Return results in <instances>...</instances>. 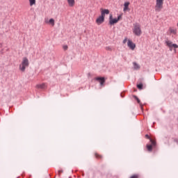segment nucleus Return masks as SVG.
Wrapping results in <instances>:
<instances>
[{"label": "nucleus", "mask_w": 178, "mask_h": 178, "mask_svg": "<svg viewBox=\"0 0 178 178\" xmlns=\"http://www.w3.org/2000/svg\"><path fill=\"white\" fill-rule=\"evenodd\" d=\"M29 65L30 63H29V59H27L26 57L23 58L22 62L19 65V70H21V72H25L26 67H29Z\"/></svg>", "instance_id": "f257e3e1"}, {"label": "nucleus", "mask_w": 178, "mask_h": 178, "mask_svg": "<svg viewBox=\"0 0 178 178\" xmlns=\"http://www.w3.org/2000/svg\"><path fill=\"white\" fill-rule=\"evenodd\" d=\"M155 12H161L163 9V0H156Z\"/></svg>", "instance_id": "f03ea898"}, {"label": "nucleus", "mask_w": 178, "mask_h": 178, "mask_svg": "<svg viewBox=\"0 0 178 178\" xmlns=\"http://www.w3.org/2000/svg\"><path fill=\"white\" fill-rule=\"evenodd\" d=\"M120 19H122V15H119L118 17V18L113 19V16H112V15H110L109 24H111V26H113V24H116V23H118V22H119V20H120Z\"/></svg>", "instance_id": "7ed1b4c3"}, {"label": "nucleus", "mask_w": 178, "mask_h": 178, "mask_svg": "<svg viewBox=\"0 0 178 178\" xmlns=\"http://www.w3.org/2000/svg\"><path fill=\"white\" fill-rule=\"evenodd\" d=\"M133 33L135 34V35H141V26H140V24H134Z\"/></svg>", "instance_id": "20e7f679"}, {"label": "nucleus", "mask_w": 178, "mask_h": 178, "mask_svg": "<svg viewBox=\"0 0 178 178\" xmlns=\"http://www.w3.org/2000/svg\"><path fill=\"white\" fill-rule=\"evenodd\" d=\"M105 22V17L101 15L96 19V23L99 26L100 24H102Z\"/></svg>", "instance_id": "39448f33"}, {"label": "nucleus", "mask_w": 178, "mask_h": 178, "mask_svg": "<svg viewBox=\"0 0 178 178\" xmlns=\"http://www.w3.org/2000/svg\"><path fill=\"white\" fill-rule=\"evenodd\" d=\"M95 80L100 83V86H104L105 83V78L104 77H96Z\"/></svg>", "instance_id": "423d86ee"}, {"label": "nucleus", "mask_w": 178, "mask_h": 178, "mask_svg": "<svg viewBox=\"0 0 178 178\" xmlns=\"http://www.w3.org/2000/svg\"><path fill=\"white\" fill-rule=\"evenodd\" d=\"M168 32L170 33V34L176 35L177 33V30H176V29L169 28Z\"/></svg>", "instance_id": "0eeeda50"}, {"label": "nucleus", "mask_w": 178, "mask_h": 178, "mask_svg": "<svg viewBox=\"0 0 178 178\" xmlns=\"http://www.w3.org/2000/svg\"><path fill=\"white\" fill-rule=\"evenodd\" d=\"M168 48L170 51H174V52H176V49L178 48L177 45H169Z\"/></svg>", "instance_id": "6e6552de"}, {"label": "nucleus", "mask_w": 178, "mask_h": 178, "mask_svg": "<svg viewBox=\"0 0 178 178\" xmlns=\"http://www.w3.org/2000/svg\"><path fill=\"white\" fill-rule=\"evenodd\" d=\"M105 15H109V10L104 9L102 10V16L105 17Z\"/></svg>", "instance_id": "1a4fd4ad"}, {"label": "nucleus", "mask_w": 178, "mask_h": 178, "mask_svg": "<svg viewBox=\"0 0 178 178\" xmlns=\"http://www.w3.org/2000/svg\"><path fill=\"white\" fill-rule=\"evenodd\" d=\"M129 5H130V2H125L124 3V12H126V10H128Z\"/></svg>", "instance_id": "9d476101"}, {"label": "nucleus", "mask_w": 178, "mask_h": 178, "mask_svg": "<svg viewBox=\"0 0 178 178\" xmlns=\"http://www.w3.org/2000/svg\"><path fill=\"white\" fill-rule=\"evenodd\" d=\"M69 6L73 7L74 6L75 1L74 0H67Z\"/></svg>", "instance_id": "9b49d317"}, {"label": "nucleus", "mask_w": 178, "mask_h": 178, "mask_svg": "<svg viewBox=\"0 0 178 178\" xmlns=\"http://www.w3.org/2000/svg\"><path fill=\"white\" fill-rule=\"evenodd\" d=\"M48 24H50V26H52V27H54V26H55V19H54L53 18L49 19Z\"/></svg>", "instance_id": "f8f14e48"}, {"label": "nucleus", "mask_w": 178, "mask_h": 178, "mask_svg": "<svg viewBox=\"0 0 178 178\" xmlns=\"http://www.w3.org/2000/svg\"><path fill=\"white\" fill-rule=\"evenodd\" d=\"M36 87L37 88H42V90H44V88L47 87V84L45 83L39 84V85H37Z\"/></svg>", "instance_id": "ddd939ff"}, {"label": "nucleus", "mask_w": 178, "mask_h": 178, "mask_svg": "<svg viewBox=\"0 0 178 178\" xmlns=\"http://www.w3.org/2000/svg\"><path fill=\"white\" fill-rule=\"evenodd\" d=\"M134 68L135 69V70H138V69H140V65L138 64H137L136 63H134Z\"/></svg>", "instance_id": "4468645a"}, {"label": "nucleus", "mask_w": 178, "mask_h": 178, "mask_svg": "<svg viewBox=\"0 0 178 178\" xmlns=\"http://www.w3.org/2000/svg\"><path fill=\"white\" fill-rule=\"evenodd\" d=\"M146 148H147V151L151 152L152 151V145H147Z\"/></svg>", "instance_id": "2eb2a0df"}, {"label": "nucleus", "mask_w": 178, "mask_h": 178, "mask_svg": "<svg viewBox=\"0 0 178 178\" xmlns=\"http://www.w3.org/2000/svg\"><path fill=\"white\" fill-rule=\"evenodd\" d=\"M95 156L97 159H102V155L98 153H95Z\"/></svg>", "instance_id": "dca6fc26"}, {"label": "nucleus", "mask_w": 178, "mask_h": 178, "mask_svg": "<svg viewBox=\"0 0 178 178\" xmlns=\"http://www.w3.org/2000/svg\"><path fill=\"white\" fill-rule=\"evenodd\" d=\"M134 98L137 101L138 104L141 105V101H140V99H138V97L137 96L134 95Z\"/></svg>", "instance_id": "f3484780"}, {"label": "nucleus", "mask_w": 178, "mask_h": 178, "mask_svg": "<svg viewBox=\"0 0 178 178\" xmlns=\"http://www.w3.org/2000/svg\"><path fill=\"white\" fill-rule=\"evenodd\" d=\"M150 142L152 143V147H155L156 145V142L152 139H150Z\"/></svg>", "instance_id": "a211bd4d"}, {"label": "nucleus", "mask_w": 178, "mask_h": 178, "mask_svg": "<svg viewBox=\"0 0 178 178\" xmlns=\"http://www.w3.org/2000/svg\"><path fill=\"white\" fill-rule=\"evenodd\" d=\"M165 44H166V45H176V44H172L170 42V40H168L165 41Z\"/></svg>", "instance_id": "6ab92c4d"}, {"label": "nucleus", "mask_w": 178, "mask_h": 178, "mask_svg": "<svg viewBox=\"0 0 178 178\" xmlns=\"http://www.w3.org/2000/svg\"><path fill=\"white\" fill-rule=\"evenodd\" d=\"M30 6H33V5H35V0H29Z\"/></svg>", "instance_id": "aec40b11"}, {"label": "nucleus", "mask_w": 178, "mask_h": 178, "mask_svg": "<svg viewBox=\"0 0 178 178\" xmlns=\"http://www.w3.org/2000/svg\"><path fill=\"white\" fill-rule=\"evenodd\" d=\"M129 49L134 51V49H136V45H129Z\"/></svg>", "instance_id": "412c9836"}, {"label": "nucleus", "mask_w": 178, "mask_h": 178, "mask_svg": "<svg viewBox=\"0 0 178 178\" xmlns=\"http://www.w3.org/2000/svg\"><path fill=\"white\" fill-rule=\"evenodd\" d=\"M137 87L139 90H143V83L138 84Z\"/></svg>", "instance_id": "4be33fe9"}, {"label": "nucleus", "mask_w": 178, "mask_h": 178, "mask_svg": "<svg viewBox=\"0 0 178 178\" xmlns=\"http://www.w3.org/2000/svg\"><path fill=\"white\" fill-rule=\"evenodd\" d=\"M127 45H133V42H131V40H129L127 42Z\"/></svg>", "instance_id": "5701e85b"}, {"label": "nucleus", "mask_w": 178, "mask_h": 178, "mask_svg": "<svg viewBox=\"0 0 178 178\" xmlns=\"http://www.w3.org/2000/svg\"><path fill=\"white\" fill-rule=\"evenodd\" d=\"M49 22V19H48V18H44V23L46 24H48Z\"/></svg>", "instance_id": "b1692460"}, {"label": "nucleus", "mask_w": 178, "mask_h": 178, "mask_svg": "<svg viewBox=\"0 0 178 178\" xmlns=\"http://www.w3.org/2000/svg\"><path fill=\"white\" fill-rule=\"evenodd\" d=\"M67 46L65 45L63 47V49H64V51H67Z\"/></svg>", "instance_id": "393cba45"}, {"label": "nucleus", "mask_w": 178, "mask_h": 178, "mask_svg": "<svg viewBox=\"0 0 178 178\" xmlns=\"http://www.w3.org/2000/svg\"><path fill=\"white\" fill-rule=\"evenodd\" d=\"M145 138H147L148 140H151V138H149V136L148 135H145Z\"/></svg>", "instance_id": "a878e982"}, {"label": "nucleus", "mask_w": 178, "mask_h": 178, "mask_svg": "<svg viewBox=\"0 0 178 178\" xmlns=\"http://www.w3.org/2000/svg\"><path fill=\"white\" fill-rule=\"evenodd\" d=\"M127 41V38H126L124 40H123V44H126V42Z\"/></svg>", "instance_id": "bb28decb"}, {"label": "nucleus", "mask_w": 178, "mask_h": 178, "mask_svg": "<svg viewBox=\"0 0 178 178\" xmlns=\"http://www.w3.org/2000/svg\"><path fill=\"white\" fill-rule=\"evenodd\" d=\"M106 49L109 50V49H111V47H106Z\"/></svg>", "instance_id": "cd10ccee"}]
</instances>
